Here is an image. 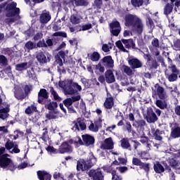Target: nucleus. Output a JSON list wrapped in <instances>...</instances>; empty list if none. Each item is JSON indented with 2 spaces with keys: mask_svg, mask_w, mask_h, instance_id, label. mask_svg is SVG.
I'll return each mask as SVG.
<instances>
[{
  "mask_svg": "<svg viewBox=\"0 0 180 180\" xmlns=\"http://www.w3.org/2000/svg\"><path fill=\"white\" fill-rule=\"evenodd\" d=\"M60 115V112L58 111H51L49 112V113L46 114V117L49 120L51 119H58V115Z\"/></svg>",
  "mask_w": 180,
  "mask_h": 180,
  "instance_id": "obj_37",
  "label": "nucleus"
},
{
  "mask_svg": "<svg viewBox=\"0 0 180 180\" xmlns=\"http://www.w3.org/2000/svg\"><path fill=\"white\" fill-rule=\"evenodd\" d=\"M113 98L109 97L107 98L105 103H104V106L106 109H112L113 108Z\"/></svg>",
  "mask_w": 180,
  "mask_h": 180,
  "instance_id": "obj_36",
  "label": "nucleus"
},
{
  "mask_svg": "<svg viewBox=\"0 0 180 180\" xmlns=\"http://www.w3.org/2000/svg\"><path fill=\"white\" fill-rule=\"evenodd\" d=\"M27 77L31 79H37L36 77V74H34V71L33 70L27 71Z\"/></svg>",
  "mask_w": 180,
  "mask_h": 180,
  "instance_id": "obj_56",
  "label": "nucleus"
},
{
  "mask_svg": "<svg viewBox=\"0 0 180 180\" xmlns=\"http://www.w3.org/2000/svg\"><path fill=\"white\" fill-rule=\"evenodd\" d=\"M37 108L36 106L32 105L28 106L26 110H25V113L26 115H32V113H33L34 112H36L37 110Z\"/></svg>",
  "mask_w": 180,
  "mask_h": 180,
  "instance_id": "obj_45",
  "label": "nucleus"
},
{
  "mask_svg": "<svg viewBox=\"0 0 180 180\" xmlns=\"http://www.w3.org/2000/svg\"><path fill=\"white\" fill-rule=\"evenodd\" d=\"M174 49L176 50V51H180V39L177 40L174 44Z\"/></svg>",
  "mask_w": 180,
  "mask_h": 180,
  "instance_id": "obj_63",
  "label": "nucleus"
},
{
  "mask_svg": "<svg viewBox=\"0 0 180 180\" xmlns=\"http://www.w3.org/2000/svg\"><path fill=\"white\" fill-rule=\"evenodd\" d=\"M132 164L134 165H137V166H141L143 165V162H141V160L137 158H134L132 160Z\"/></svg>",
  "mask_w": 180,
  "mask_h": 180,
  "instance_id": "obj_57",
  "label": "nucleus"
},
{
  "mask_svg": "<svg viewBox=\"0 0 180 180\" xmlns=\"http://www.w3.org/2000/svg\"><path fill=\"white\" fill-rule=\"evenodd\" d=\"M146 24L150 27V29H154L155 27V25H154V22L151 19V17L149 14H146Z\"/></svg>",
  "mask_w": 180,
  "mask_h": 180,
  "instance_id": "obj_38",
  "label": "nucleus"
},
{
  "mask_svg": "<svg viewBox=\"0 0 180 180\" xmlns=\"http://www.w3.org/2000/svg\"><path fill=\"white\" fill-rule=\"evenodd\" d=\"M172 129L171 136L173 139H178L180 137V127L176 123H172L170 125Z\"/></svg>",
  "mask_w": 180,
  "mask_h": 180,
  "instance_id": "obj_14",
  "label": "nucleus"
},
{
  "mask_svg": "<svg viewBox=\"0 0 180 180\" xmlns=\"http://www.w3.org/2000/svg\"><path fill=\"white\" fill-rule=\"evenodd\" d=\"M53 36H54L55 37H67V33L63 32H55Z\"/></svg>",
  "mask_w": 180,
  "mask_h": 180,
  "instance_id": "obj_58",
  "label": "nucleus"
},
{
  "mask_svg": "<svg viewBox=\"0 0 180 180\" xmlns=\"http://www.w3.org/2000/svg\"><path fill=\"white\" fill-rule=\"evenodd\" d=\"M82 138L83 140L84 146H86V147H89L95 144V138L88 134L82 135Z\"/></svg>",
  "mask_w": 180,
  "mask_h": 180,
  "instance_id": "obj_12",
  "label": "nucleus"
},
{
  "mask_svg": "<svg viewBox=\"0 0 180 180\" xmlns=\"http://www.w3.org/2000/svg\"><path fill=\"white\" fill-rule=\"evenodd\" d=\"M72 2L73 5H75L76 6H87L89 4L88 0H72Z\"/></svg>",
  "mask_w": 180,
  "mask_h": 180,
  "instance_id": "obj_35",
  "label": "nucleus"
},
{
  "mask_svg": "<svg viewBox=\"0 0 180 180\" xmlns=\"http://www.w3.org/2000/svg\"><path fill=\"white\" fill-rule=\"evenodd\" d=\"M50 92L55 101H61V97L58 96V94H57V91L53 87L51 88Z\"/></svg>",
  "mask_w": 180,
  "mask_h": 180,
  "instance_id": "obj_41",
  "label": "nucleus"
},
{
  "mask_svg": "<svg viewBox=\"0 0 180 180\" xmlns=\"http://www.w3.org/2000/svg\"><path fill=\"white\" fill-rule=\"evenodd\" d=\"M120 143L122 148L131 151V146L130 145V142H129V139L127 138L122 139L120 141Z\"/></svg>",
  "mask_w": 180,
  "mask_h": 180,
  "instance_id": "obj_27",
  "label": "nucleus"
},
{
  "mask_svg": "<svg viewBox=\"0 0 180 180\" xmlns=\"http://www.w3.org/2000/svg\"><path fill=\"white\" fill-rule=\"evenodd\" d=\"M82 20V16L79 14H73L70 16V21L72 25H79Z\"/></svg>",
  "mask_w": 180,
  "mask_h": 180,
  "instance_id": "obj_23",
  "label": "nucleus"
},
{
  "mask_svg": "<svg viewBox=\"0 0 180 180\" xmlns=\"http://www.w3.org/2000/svg\"><path fill=\"white\" fill-rule=\"evenodd\" d=\"M153 144H154V142H153V141H147L146 144L145 145L146 147L147 151H150V150H151V147H153Z\"/></svg>",
  "mask_w": 180,
  "mask_h": 180,
  "instance_id": "obj_62",
  "label": "nucleus"
},
{
  "mask_svg": "<svg viewBox=\"0 0 180 180\" xmlns=\"http://www.w3.org/2000/svg\"><path fill=\"white\" fill-rule=\"evenodd\" d=\"M49 98V93L46 89H40L39 92L38 93V102L39 103H42L44 99H47Z\"/></svg>",
  "mask_w": 180,
  "mask_h": 180,
  "instance_id": "obj_21",
  "label": "nucleus"
},
{
  "mask_svg": "<svg viewBox=\"0 0 180 180\" xmlns=\"http://www.w3.org/2000/svg\"><path fill=\"white\" fill-rule=\"evenodd\" d=\"M139 155L142 160H148V158L150 157L148 153L146 151H142L139 153Z\"/></svg>",
  "mask_w": 180,
  "mask_h": 180,
  "instance_id": "obj_51",
  "label": "nucleus"
},
{
  "mask_svg": "<svg viewBox=\"0 0 180 180\" xmlns=\"http://www.w3.org/2000/svg\"><path fill=\"white\" fill-rule=\"evenodd\" d=\"M59 86L63 88L65 95H74L77 91L72 88V84L70 83V79L60 82Z\"/></svg>",
  "mask_w": 180,
  "mask_h": 180,
  "instance_id": "obj_4",
  "label": "nucleus"
},
{
  "mask_svg": "<svg viewBox=\"0 0 180 180\" xmlns=\"http://www.w3.org/2000/svg\"><path fill=\"white\" fill-rule=\"evenodd\" d=\"M158 120V118L157 117V115H155V112L153 111H150L148 112L147 116V122L148 123H155Z\"/></svg>",
  "mask_w": 180,
  "mask_h": 180,
  "instance_id": "obj_28",
  "label": "nucleus"
},
{
  "mask_svg": "<svg viewBox=\"0 0 180 180\" xmlns=\"http://www.w3.org/2000/svg\"><path fill=\"white\" fill-rule=\"evenodd\" d=\"M131 2L133 6L139 8L144 4V0H131Z\"/></svg>",
  "mask_w": 180,
  "mask_h": 180,
  "instance_id": "obj_47",
  "label": "nucleus"
},
{
  "mask_svg": "<svg viewBox=\"0 0 180 180\" xmlns=\"http://www.w3.org/2000/svg\"><path fill=\"white\" fill-rule=\"evenodd\" d=\"M56 62L59 65L58 67V72H62L63 74H64V72H65V70H64V68L63 67V60L61 59V58H60L59 56H56Z\"/></svg>",
  "mask_w": 180,
  "mask_h": 180,
  "instance_id": "obj_31",
  "label": "nucleus"
},
{
  "mask_svg": "<svg viewBox=\"0 0 180 180\" xmlns=\"http://www.w3.org/2000/svg\"><path fill=\"white\" fill-rule=\"evenodd\" d=\"M100 62L105 68H113L115 67V61L110 56H105Z\"/></svg>",
  "mask_w": 180,
  "mask_h": 180,
  "instance_id": "obj_10",
  "label": "nucleus"
},
{
  "mask_svg": "<svg viewBox=\"0 0 180 180\" xmlns=\"http://www.w3.org/2000/svg\"><path fill=\"white\" fill-rule=\"evenodd\" d=\"M122 70L127 75L131 76L133 74H134V70H133L130 67L124 65L122 67Z\"/></svg>",
  "mask_w": 180,
  "mask_h": 180,
  "instance_id": "obj_40",
  "label": "nucleus"
},
{
  "mask_svg": "<svg viewBox=\"0 0 180 180\" xmlns=\"http://www.w3.org/2000/svg\"><path fill=\"white\" fill-rule=\"evenodd\" d=\"M153 168L156 174H162L165 171L164 167L158 162L154 165Z\"/></svg>",
  "mask_w": 180,
  "mask_h": 180,
  "instance_id": "obj_33",
  "label": "nucleus"
},
{
  "mask_svg": "<svg viewBox=\"0 0 180 180\" xmlns=\"http://www.w3.org/2000/svg\"><path fill=\"white\" fill-rule=\"evenodd\" d=\"M115 143H113V139L112 138H107L104 142L101 144V150H113Z\"/></svg>",
  "mask_w": 180,
  "mask_h": 180,
  "instance_id": "obj_13",
  "label": "nucleus"
},
{
  "mask_svg": "<svg viewBox=\"0 0 180 180\" xmlns=\"http://www.w3.org/2000/svg\"><path fill=\"white\" fill-rule=\"evenodd\" d=\"M116 46L121 50V51H123L124 53H126L127 51L126 49H130L131 47H134V42L133 41V39H122V41H117L116 42ZM123 44L126 47L124 49V46H123Z\"/></svg>",
  "mask_w": 180,
  "mask_h": 180,
  "instance_id": "obj_5",
  "label": "nucleus"
},
{
  "mask_svg": "<svg viewBox=\"0 0 180 180\" xmlns=\"http://www.w3.org/2000/svg\"><path fill=\"white\" fill-rule=\"evenodd\" d=\"M5 147L11 154H19L20 153V149H19V146L16 142H13L11 140H8L6 144Z\"/></svg>",
  "mask_w": 180,
  "mask_h": 180,
  "instance_id": "obj_6",
  "label": "nucleus"
},
{
  "mask_svg": "<svg viewBox=\"0 0 180 180\" xmlns=\"http://www.w3.org/2000/svg\"><path fill=\"white\" fill-rule=\"evenodd\" d=\"M169 68H170L173 74L179 75V70L176 68V66H175V65H172L171 66L169 67Z\"/></svg>",
  "mask_w": 180,
  "mask_h": 180,
  "instance_id": "obj_60",
  "label": "nucleus"
},
{
  "mask_svg": "<svg viewBox=\"0 0 180 180\" xmlns=\"http://www.w3.org/2000/svg\"><path fill=\"white\" fill-rule=\"evenodd\" d=\"M125 26L131 27L136 34H141L144 30L143 21L136 15L128 14L125 16Z\"/></svg>",
  "mask_w": 180,
  "mask_h": 180,
  "instance_id": "obj_1",
  "label": "nucleus"
},
{
  "mask_svg": "<svg viewBox=\"0 0 180 180\" xmlns=\"http://www.w3.org/2000/svg\"><path fill=\"white\" fill-rule=\"evenodd\" d=\"M36 58L40 64H46L50 61L49 57L47 58L43 51L37 52Z\"/></svg>",
  "mask_w": 180,
  "mask_h": 180,
  "instance_id": "obj_16",
  "label": "nucleus"
},
{
  "mask_svg": "<svg viewBox=\"0 0 180 180\" xmlns=\"http://www.w3.org/2000/svg\"><path fill=\"white\" fill-rule=\"evenodd\" d=\"M0 64L1 65H8V59L4 55L0 56Z\"/></svg>",
  "mask_w": 180,
  "mask_h": 180,
  "instance_id": "obj_55",
  "label": "nucleus"
},
{
  "mask_svg": "<svg viewBox=\"0 0 180 180\" xmlns=\"http://www.w3.org/2000/svg\"><path fill=\"white\" fill-rule=\"evenodd\" d=\"M178 75H176L175 73H172L168 76V80L169 81V82H174V81H176V79H178Z\"/></svg>",
  "mask_w": 180,
  "mask_h": 180,
  "instance_id": "obj_53",
  "label": "nucleus"
},
{
  "mask_svg": "<svg viewBox=\"0 0 180 180\" xmlns=\"http://www.w3.org/2000/svg\"><path fill=\"white\" fill-rule=\"evenodd\" d=\"M41 139L44 141H47V140H49V131H47V129H43L42 136H41Z\"/></svg>",
  "mask_w": 180,
  "mask_h": 180,
  "instance_id": "obj_50",
  "label": "nucleus"
},
{
  "mask_svg": "<svg viewBox=\"0 0 180 180\" xmlns=\"http://www.w3.org/2000/svg\"><path fill=\"white\" fill-rule=\"evenodd\" d=\"M105 81L107 84H113L116 81L115 74L112 70H108L105 73Z\"/></svg>",
  "mask_w": 180,
  "mask_h": 180,
  "instance_id": "obj_17",
  "label": "nucleus"
},
{
  "mask_svg": "<svg viewBox=\"0 0 180 180\" xmlns=\"http://www.w3.org/2000/svg\"><path fill=\"white\" fill-rule=\"evenodd\" d=\"M72 129L75 131H79L80 130H85L86 129V125L83 121L78 119Z\"/></svg>",
  "mask_w": 180,
  "mask_h": 180,
  "instance_id": "obj_20",
  "label": "nucleus"
},
{
  "mask_svg": "<svg viewBox=\"0 0 180 180\" xmlns=\"http://www.w3.org/2000/svg\"><path fill=\"white\" fill-rule=\"evenodd\" d=\"M113 47V44L108 43V44H104L102 46V50L104 51V53H109L110 50H112V48Z\"/></svg>",
  "mask_w": 180,
  "mask_h": 180,
  "instance_id": "obj_39",
  "label": "nucleus"
},
{
  "mask_svg": "<svg viewBox=\"0 0 180 180\" xmlns=\"http://www.w3.org/2000/svg\"><path fill=\"white\" fill-rule=\"evenodd\" d=\"M125 129L128 133H134V130L131 128V124H130V122H127L125 124Z\"/></svg>",
  "mask_w": 180,
  "mask_h": 180,
  "instance_id": "obj_54",
  "label": "nucleus"
},
{
  "mask_svg": "<svg viewBox=\"0 0 180 180\" xmlns=\"http://www.w3.org/2000/svg\"><path fill=\"white\" fill-rule=\"evenodd\" d=\"M89 168V163L84 159H80L77 162V171H86Z\"/></svg>",
  "mask_w": 180,
  "mask_h": 180,
  "instance_id": "obj_15",
  "label": "nucleus"
},
{
  "mask_svg": "<svg viewBox=\"0 0 180 180\" xmlns=\"http://www.w3.org/2000/svg\"><path fill=\"white\" fill-rule=\"evenodd\" d=\"M57 106H58L57 103L51 102L46 105V108L47 109H49V110H54V109H56Z\"/></svg>",
  "mask_w": 180,
  "mask_h": 180,
  "instance_id": "obj_52",
  "label": "nucleus"
},
{
  "mask_svg": "<svg viewBox=\"0 0 180 180\" xmlns=\"http://www.w3.org/2000/svg\"><path fill=\"white\" fill-rule=\"evenodd\" d=\"M167 89H168V91H169L170 94L174 96V98H176V96H178V95H179V91H178V87L175 84H173L172 86H167Z\"/></svg>",
  "mask_w": 180,
  "mask_h": 180,
  "instance_id": "obj_29",
  "label": "nucleus"
},
{
  "mask_svg": "<svg viewBox=\"0 0 180 180\" xmlns=\"http://www.w3.org/2000/svg\"><path fill=\"white\" fill-rule=\"evenodd\" d=\"M99 58H101V54L98 52H94L90 55L91 61H99Z\"/></svg>",
  "mask_w": 180,
  "mask_h": 180,
  "instance_id": "obj_44",
  "label": "nucleus"
},
{
  "mask_svg": "<svg viewBox=\"0 0 180 180\" xmlns=\"http://www.w3.org/2000/svg\"><path fill=\"white\" fill-rule=\"evenodd\" d=\"M152 46L153 47H155V49H158V47H160V41L158 40V39L157 38H154L152 40Z\"/></svg>",
  "mask_w": 180,
  "mask_h": 180,
  "instance_id": "obj_59",
  "label": "nucleus"
},
{
  "mask_svg": "<svg viewBox=\"0 0 180 180\" xmlns=\"http://www.w3.org/2000/svg\"><path fill=\"white\" fill-rule=\"evenodd\" d=\"M69 84H72V86L75 89H77V91H82V87L78 84L77 82H74L72 79H70Z\"/></svg>",
  "mask_w": 180,
  "mask_h": 180,
  "instance_id": "obj_48",
  "label": "nucleus"
},
{
  "mask_svg": "<svg viewBox=\"0 0 180 180\" xmlns=\"http://www.w3.org/2000/svg\"><path fill=\"white\" fill-rule=\"evenodd\" d=\"M14 89V96L17 99H22V89H19L18 86H15Z\"/></svg>",
  "mask_w": 180,
  "mask_h": 180,
  "instance_id": "obj_42",
  "label": "nucleus"
},
{
  "mask_svg": "<svg viewBox=\"0 0 180 180\" xmlns=\"http://www.w3.org/2000/svg\"><path fill=\"white\" fill-rule=\"evenodd\" d=\"M89 176L93 180H103V174L100 169L94 170L91 169L89 172Z\"/></svg>",
  "mask_w": 180,
  "mask_h": 180,
  "instance_id": "obj_11",
  "label": "nucleus"
},
{
  "mask_svg": "<svg viewBox=\"0 0 180 180\" xmlns=\"http://www.w3.org/2000/svg\"><path fill=\"white\" fill-rule=\"evenodd\" d=\"M164 131H160V129H152V134L155 140L158 141H161L162 140V134H164Z\"/></svg>",
  "mask_w": 180,
  "mask_h": 180,
  "instance_id": "obj_24",
  "label": "nucleus"
},
{
  "mask_svg": "<svg viewBox=\"0 0 180 180\" xmlns=\"http://www.w3.org/2000/svg\"><path fill=\"white\" fill-rule=\"evenodd\" d=\"M109 26L112 34H113V36H119L122 30L120 23L118 21H112L111 23H110Z\"/></svg>",
  "mask_w": 180,
  "mask_h": 180,
  "instance_id": "obj_7",
  "label": "nucleus"
},
{
  "mask_svg": "<svg viewBox=\"0 0 180 180\" xmlns=\"http://www.w3.org/2000/svg\"><path fill=\"white\" fill-rule=\"evenodd\" d=\"M172 9H174V6L172 4H167L165 8L164 13L165 15H169L171 12H172Z\"/></svg>",
  "mask_w": 180,
  "mask_h": 180,
  "instance_id": "obj_46",
  "label": "nucleus"
},
{
  "mask_svg": "<svg viewBox=\"0 0 180 180\" xmlns=\"http://www.w3.org/2000/svg\"><path fill=\"white\" fill-rule=\"evenodd\" d=\"M32 89H33V87L32 86V85H26L25 86V92L26 94H29L30 92V91H32Z\"/></svg>",
  "mask_w": 180,
  "mask_h": 180,
  "instance_id": "obj_64",
  "label": "nucleus"
},
{
  "mask_svg": "<svg viewBox=\"0 0 180 180\" xmlns=\"http://www.w3.org/2000/svg\"><path fill=\"white\" fill-rule=\"evenodd\" d=\"M37 47H47V44H46V41H44V39H42L39 41V42L37 44Z\"/></svg>",
  "mask_w": 180,
  "mask_h": 180,
  "instance_id": "obj_61",
  "label": "nucleus"
},
{
  "mask_svg": "<svg viewBox=\"0 0 180 180\" xmlns=\"http://www.w3.org/2000/svg\"><path fill=\"white\" fill-rule=\"evenodd\" d=\"M79 99H81V96H79V95L72 96L71 98H66L63 101V103H64L65 106H66V108H70V106H71V105H72V103H74V102H77V101H79Z\"/></svg>",
  "mask_w": 180,
  "mask_h": 180,
  "instance_id": "obj_19",
  "label": "nucleus"
},
{
  "mask_svg": "<svg viewBox=\"0 0 180 180\" xmlns=\"http://www.w3.org/2000/svg\"><path fill=\"white\" fill-rule=\"evenodd\" d=\"M132 126H134V127H135L138 130H143V129H144V126H146V121L143 120L135 121L132 124Z\"/></svg>",
  "mask_w": 180,
  "mask_h": 180,
  "instance_id": "obj_30",
  "label": "nucleus"
},
{
  "mask_svg": "<svg viewBox=\"0 0 180 180\" xmlns=\"http://www.w3.org/2000/svg\"><path fill=\"white\" fill-rule=\"evenodd\" d=\"M37 175L39 180H51V174L46 171H38Z\"/></svg>",
  "mask_w": 180,
  "mask_h": 180,
  "instance_id": "obj_25",
  "label": "nucleus"
},
{
  "mask_svg": "<svg viewBox=\"0 0 180 180\" xmlns=\"http://www.w3.org/2000/svg\"><path fill=\"white\" fill-rule=\"evenodd\" d=\"M41 23H49L51 20V15L49 12H43L39 18Z\"/></svg>",
  "mask_w": 180,
  "mask_h": 180,
  "instance_id": "obj_26",
  "label": "nucleus"
},
{
  "mask_svg": "<svg viewBox=\"0 0 180 180\" xmlns=\"http://www.w3.org/2000/svg\"><path fill=\"white\" fill-rule=\"evenodd\" d=\"M9 105L0 110V119L5 120L8 117V112H9Z\"/></svg>",
  "mask_w": 180,
  "mask_h": 180,
  "instance_id": "obj_32",
  "label": "nucleus"
},
{
  "mask_svg": "<svg viewBox=\"0 0 180 180\" xmlns=\"http://www.w3.org/2000/svg\"><path fill=\"white\" fill-rule=\"evenodd\" d=\"M5 153V148H0V167L1 168H6L10 171L15 169V165L11 159H9V155L4 154Z\"/></svg>",
  "mask_w": 180,
  "mask_h": 180,
  "instance_id": "obj_3",
  "label": "nucleus"
},
{
  "mask_svg": "<svg viewBox=\"0 0 180 180\" xmlns=\"http://www.w3.org/2000/svg\"><path fill=\"white\" fill-rule=\"evenodd\" d=\"M72 142L66 141L63 143L59 147V153L60 154H65V153H72V146H71Z\"/></svg>",
  "mask_w": 180,
  "mask_h": 180,
  "instance_id": "obj_9",
  "label": "nucleus"
},
{
  "mask_svg": "<svg viewBox=\"0 0 180 180\" xmlns=\"http://www.w3.org/2000/svg\"><path fill=\"white\" fill-rule=\"evenodd\" d=\"M28 68L29 64L27 63V62L19 63L15 65L16 71H25V70H27Z\"/></svg>",
  "mask_w": 180,
  "mask_h": 180,
  "instance_id": "obj_34",
  "label": "nucleus"
},
{
  "mask_svg": "<svg viewBox=\"0 0 180 180\" xmlns=\"http://www.w3.org/2000/svg\"><path fill=\"white\" fill-rule=\"evenodd\" d=\"M18 6V4L16 2H11L10 4L2 3L0 4V13L2 12V9H5L6 8V16L7 18H13V16H18L20 13V9L19 8H16Z\"/></svg>",
  "mask_w": 180,
  "mask_h": 180,
  "instance_id": "obj_2",
  "label": "nucleus"
},
{
  "mask_svg": "<svg viewBox=\"0 0 180 180\" xmlns=\"http://www.w3.org/2000/svg\"><path fill=\"white\" fill-rule=\"evenodd\" d=\"M155 105L158 108H160V109H165L167 108V103L161 100H157Z\"/></svg>",
  "mask_w": 180,
  "mask_h": 180,
  "instance_id": "obj_43",
  "label": "nucleus"
},
{
  "mask_svg": "<svg viewBox=\"0 0 180 180\" xmlns=\"http://www.w3.org/2000/svg\"><path fill=\"white\" fill-rule=\"evenodd\" d=\"M156 94L158 95V98L160 99H167L168 98V95L167 94V92L165 90L162 88V86H158L156 89Z\"/></svg>",
  "mask_w": 180,
  "mask_h": 180,
  "instance_id": "obj_22",
  "label": "nucleus"
},
{
  "mask_svg": "<svg viewBox=\"0 0 180 180\" xmlns=\"http://www.w3.org/2000/svg\"><path fill=\"white\" fill-rule=\"evenodd\" d=\"M100 127H102V119L98 118L95 120L94 122H91L89 125V130L93 133H98Z\"/></svg>",
  "mask_w": 180,
  "mask_h": 180,
  "instance_id": "obj_8",
  "label": "nucleus"
},
{
  "mask_svg": "<svg viewBox=\"0 0 180 180\" xmlns=\"http://www.w3.org/2000/svg\"><path fill=\"white\" fill-rule=\"evenodd\" d=\"M129 64L132 70H136V68H141V67H143V63L137 58L130 59L129 60Z\"/></svg>",
  "mask_w": 180,
  "mask_h": 180,
  "instance_id": "obj_18",
  "label": "nucleus"
},
{
  "mask_svg": "<svg viewBox=\"0 0 180 180\" xmlns=\"http://www.w3.org/2000/svg\"><path fill=\"white\" fill-rule=\"evenodd\" d=\"M25 48L27 50H33V49H37V45L32 41H28L25 44Z\"/></svg>",
  "mask_w": 180,
  "mask_h": 180,
  "instance_id": "obj_49",
  "label": "nucleus"
}]
</instances>
